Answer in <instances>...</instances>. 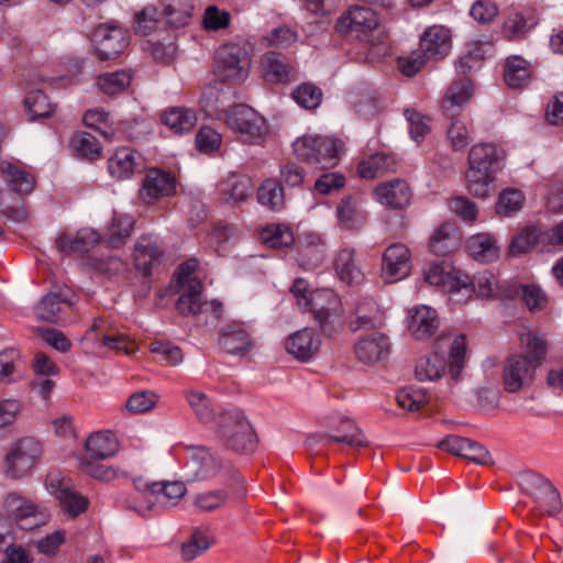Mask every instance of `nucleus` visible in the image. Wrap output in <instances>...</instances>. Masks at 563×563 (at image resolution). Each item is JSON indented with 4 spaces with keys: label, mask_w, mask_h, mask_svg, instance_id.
Segmentation results:
<instances>
[{
    "label": "nucleus",
    "mask_w": 563,
    "mask_h": 563,
    "mask_svg": "<svg viewBox=\"0 0 563 563\" xmlns=\"http://www.w3.org/2000/svg\"><path fill=\"white\" fill-rule=\"evenodd\" d=\"M468 255L479 263H492L499 257L500 247L497 240L489 233H478L466 241Z\"/></svg>",
    "instance_id": "nucleus-30"
},
{
    "label": "nucleus",
    "mask_w": 563,
    "mask_h": 563,
    "mask_svg": "<svg viewBox=\"0 0 563 563\" xmlns=\"http://www.w3.org/2000/svg\"><path fill=\"white\" fill-rule=\"evenodd\" d=\"M252 190L251 180L244 176H231L220 185L221 199L230 205L246 200Z\"/></svg>",
    "instance_id": "nucleus-37"
},
{
    "label": "nucleus",
    "mask_w": 563,
    "mask_h": 563,
    "mask_svg": "<svg viewBox=\"0 0 563 563\" xmlns=\"http://www.w3.org/2000/svg\"><path fill=\"white\" fill-rule=\"evenodd\" d=\"M521 342L526 345V353L511 354L504 363L503 383L508 393L530 386L537 367L544 358L545 342L541 336L529 332L522 335Z\"/></svg>",
    "instance_id": "nucleus-1"
},
{
    "label": "nucleus",
    "mask_w": 563,
    "mask_h": 563,
    "mask_svg": "<svg viewBox=\"0 0 563 563\" xmlns=\"http://www.w3.org/2000/svg\"><path fill=\"white\" fill-rule=\"evenodd\" d=\"M449 339L444 335L439 336L433 345V352L419 358L415 366V376L419 382H432L440 378L446 366L443 355L442 343Z\"/></svg>",
    "instance_id": "nucleus-21"
},
{
    "label": "nucleus",
    "mask_w": 563,
    "mask_h": 563,
    "mask_svg": "<svg viewBox=\"0 0 563 563\" xmlns=\"http://www.w3.org/2000/svg\"><path fill=\"white\" fill-rule=\"evenodd\" d=\"M396 169V161L389 154L375 153L362 161L357 166V174L361 178L372 180L383 177L388 172Z\"/></svg>",
    "instance_id": "nucleus-33"
},
{
    "label": "nucleus",
    "mask_w": 563,
    "mask_h": 563,
    "mask_svg": "<svg viewBox=\"0 0 563 563\" xmlns=\"http://www.w3.org/2000/svg\"><path fill=\"white\" fill-rule=\"evenodd\" d=\"M96 55L101 60L117 58L129 45V38L122 29L118 26L100 25L93 34Z\"/></svg>",
    "instance_id": "nucleus-14"
},
{
    "label": "nucleus",
    "mask_w": 563,
    "mask_h": 563,
    "mask_svg": "<svg viewBox=\"0 0 563 563\" xmlns=\"http://www.w3.org/2000/svg\"><path fill=\"white\" fill-rule=\"evenodd\" d=\"M334 269L338 277L347 285L360 284L363 279V273L355 261L354 249H342L334 257Z\"/></svg>",
    "instance_id": "nucleus-32"
},
{
    "label": "nucleus",
    "mask_w": 563,
    "mask_h": 563,
    "mask_svg": "<svg viewBox=\"0 0 563 563\" xmlns=\"http://www.w3.org/2000/svg\"><path fill=\"white\" fill-rule=\"evenodd\" d=\"M24 106L30 120L48 118L55 110V106L49 102L47 96L42 90L30 91L24 98Z\"/></svg>",
    "instance_id": "nucleus-50"
},
{
    "label": "nucleus",
    "mask_w": 563,
    "mask_h": 563,
    "mask_svg": "<svg viewBox=\"0 0 563 563\" xmlns=\"http://www.w3.org/2000/svg\"><path fill=\"white\" fill-rule=\"evenodd\" d=\"M540 234L533 227H527L514 236L510 245L509 253L512 256H519L530 252L537 244Z\"/></svg>",
    "instance_id": "nucleus-56"
},
{
    "label": "nucleus",
    "mask_w": 563,
    "mask_h": 563,
    "mask_svg": "<svg viewBox=\"0 0 563 563\" xmlns=\"http://www.w3.org/2000/svg\"><path fill=\"white\" fill-rule=\"evenodd\" d=\"M320 345V340L314 335L313 330L309 328L296 331L285 342L286 351L301 362L311 360L318 353Z\"/></svg>",
    "instance_id": "nucleus-26"
},
{
    "label": "nucleus",
    "mask_w": 563,
    "mask_h": 563,
    "mask_svg": "<svg viewBox=\"0 0 563 563\" xmlns=\"http://www.w3.org/2000/svg\"><path fill=\"white\" fill-rule=\"evenodd\" d=\"M354 318L350 321L351 331L374 329L382 322L379 308L372 299H365L357 303L354 309Z\"/></svg>",
    "instance_id": "nucleus-34"
},
{
    "label": "nucleus",
    "mask_w": 563,
    "mask_h": 563,
    "mask_svg": "<svg viewBox=\"0 0 563 563\" xmlns=\"http://www.w3.org/2000/svg\"><path fill=\"white\" fill-rule=\"evenodd\" d=\"M150 351L159 357V362L168 365H177L183 361V352L180 347L169 342L156 341L151 343Z\"/></svg>",
    "instance_id": "nucleus-64"
},
{
    "label": "nucleus",
    "mask_w": 563,
    "mask_h": 563,
    "mask_svg": "<svg viewBox=\"0 0 563 563\" xmlns=\"http://www.w3.org/2000/svg\"><path fill=\"white\" fill-rule=\"evenodd\" d=\"M198 264L196 258H190L180 264L175 274L177 288L180 292L176 302V309L179 313H188L197 307L195 298H197L198 291L203 288L201 280L194 276Z\"/></svg>",
    "instance_id": "nucleus-12"
},
{
    "label": "nucleus",
    "mask_w": 563,
    "mask_h": 563,
    "mask_svg": "<svg viewBox=\"0 0 563 563\" xmlns=\"http://www.w3.org/2000/svg\"><path fill=\"white\" fill-rule=\"evenodd\" d=\"M309 303L314 320L324 335L331 336L343 328V308L340 298L331 289L314 290Z\"/></svg>",
    "instance_id": "nucleus-7"
},
{
    "label": "nucleus",
    "mask_w": 563,
    "mask_h": 563,
    "mask_svg": "<svg viewBox=\"0 0 563 563\" xmlns=\"http://www.w3.org/2000/svg\"><path fill=\"white\" fill-rule=\"evenodd\" d=\"M379 25L377 13L367 7H351L336 21L335 30L340 34L366 42L372 46L380 43V35H375Z\"/></svg>",
    "instance_id": "nucleus-4"
},
{
    "label": "nucleus",
    "mask_w": 563,
    "mask_h": 563,
    "mask_svg": "<svg viewBox=\"0 0 563 563\" xmlns=\"http://www.w3.org/2000/svg\"><path fill=\"white\" fill-rule=\"evenodd\" d=\"M86 450L95 460H106L119 451V442L111 431L91 433L86 441Z\"/></svg>",
    "instance_id": "nucleus-31"
},
{
    "label": "nucleus",
    "mask_w": 563,
    "mask_h": 563,
    "mask_svg": "<svg viewBox=\"0 0 563 563\" xmlns=\"http://www.w3.org/2000/svg\"><path fill=\"white\" fill-rule=\"evenodd\" d=\"M465 353V336L459 335L452 342L449 353V373L451 379L454 382L459 380L462 369L464 368Z\"/></svg>",
    "instance_id": "nucleus-54"
},
{
    "label": "nucleus",
    "mask_w": 563,
    "mask_h": 563,
    "mask_svg": "<svg viewBox=\"0 0 563 563\" xmlns=\"http://www.w3.org/2000/svg\"><path fill=\"white\" fill-rule=\"evenodd\" d=\"M144 168V158L135 150L121 147L108 159V170L117 179H128Z\"/></svg>",
    "instance_id": "nucleus-20"
},
{
    "label": "nucleus",
    "mask_w": 563,
    "mask_h": 563,
    "mask_svg": "<svg viewBox=\"0 0 563 563\" xmlns=\"http://www.w3.org/2000/svg\"><path fill=\"white\" fill-rule=\"evenodd\" d=\"M250 56L246 48L236 43L221 45L216 52L214 76L222 82H238L247 77Z\"/></svg>",
    "instance_id": "nucleus-6"
},
{
    "label": "nucleus",
    "mask_w": 563,
    "mask_h": 563,
    "mask_svg": "<svg viewBox=\"0 0 563 563\" xmlns=\"http://www.w3.org/2000/svg\"><path fill=\"white\" fill-rule=\"evenodd\" d=\"M411 271V253L402 243L389 245L382 258V275L387 283L406 278Z\"/></svg>",
    "instance_id": "nucleus-16"
},
{
    "label": "nucleus",
    "mask_w": 563,
    "mask_h": 563,
    "mask_svg": "<svg viewBox=\"0 0 563 563\" xmlns=\"http://www.w3.org/2000/svg\"><path fill=\"white\" fill-rule=\"evenodd\" d=\"M70 146L78 156L86 159H98L102 155L101 144L88 132H76L70 139Z\"/></svg>",
    "instance_id": "nucleus-46"
},
{
    "label": "nucleus",
    "mask_w": 563,
    "mask_h": 563,
    "mask_svg": "<svg viewBox=\"0 0 563 563\" xmlns=\"http://www.w3.org/2000/svg\"><path fill=\"white\" fill-rule=\"evenodd\" d=\"M525 202V196L520 190L506 189L499 194L496 211L499 216L509 217L519 211Z\"/></svg>",
    "instance_id": "nucleus-55"
},
{
    "label": "nucleus",
    "mask_w": 563,
    "mask_h": 563,
    "mask_svg": "<svg viewBox=\"0 0 563 563\" xmlns=\"http://www.w3.org/2000/svg\"><path fill=\"white\" fill-rule=\"evenodd\" d=\"M0 178L9 189L19 195H29L35 187V177L22 165L8 161L0 163Z\"/></svg>",
    "instance_id": "nucleus-28"
},
{
    "label": "nucleus",
    "mask_w": 563,
    "mask_h": 563,
    "mask_svg": "<svg viewBox=\"0 0 563 563\" xmlns=\"http://www.w3.org/2000/svg\"><path fill=\"white\" fill-rule=\"evenodd\" d=\"M163 252V246L156 236L152 234L140 236L134 249L136 268L144 275H150L153 264L159 261Z\"/></svg>",
    "instance_id": "nucleus-29"
},
{
    "label": "nucleus",
    "mask_w": 563,
    "mask_h": 563,
    "mask_svg": "<svg viewBox=\"0 0 563 563\" xmlns=\"http://www.w3.org/2000/svg\"><path fill=\"white\" fill-rule=\"evenodd\" d=\"M228 500V493L224 489H217L197 494L194 506L199 511H213L222 507Z\"/></svg>",
    "instance_id": "nucleus-59"
},
{
    "label": "nucleus",
    "mask_w": 563,
    "mask_h": 563,
    "mask_svg": "<svg viewBox=\"0 0 563 563\" xmlns=\"http://www.w3.org/2000/svg\"><path fill=\"white\" fill-rule=\"evenodd\" d=\"M216 79L213 84L208 85L201 97L200 106L206 114L218 120H225L231 113L234 103V91L230 86Z\"/></svg>",
    "instance_id": "nucleus-13"
},
{
    "label": "nucleus",
    "mask_w": 563,
    "mask_h": 563,
    "mask_svg": "<svg viewBox=\"0 0 563 563\" xmlns=\"http://www.w3.org/2000/svg\"><path fill=\"white\" fill-rule=\"evenodd\" d=\"M439 325L438 312L429 306H417L409 311L408 329L417 340L431 338Z\"/></svg>",
    "instance_id": "nucleus-25"
},
{
    "label": "nucleus",
    "mask_w": 563,
    "mask_h": 563,
    "mask_svg": "<svg viewBox=\"0 0 563 563\" xmlns=\"http://www.w3.org/2000/svg\"><path fill=\"white\" fill-rule=\"evenodd\" d=\"M224 122L244 143H260L268 133L265 118L246 104H235Z\"/></svg>",
    "instance_id": "nucleus-9"
},
{
    "label": "nucleus",
    "mask_w": 563,
    "mask_h": 563,
    "mask_svg": "<svg viewBox=\"0 0 563 563\" xmlns=\"http://www.w3.org/2000/svg\"><path fill=\"white\" fill-rule=\"evenodd\" d=\"M155 500L165 506H175L187 492L183 482H158L156 485Z\"/></svg>",
    "instance_id": "nucleus-51"
},
{
    "label": "nucleus",
    "mask_w": 563,
    "mask_h": 563,
    "mask_svg": "<svg viewBox=\"0 0 563 563\" xmlns=\"http://www.w3.org/2000/svg\"><path fill=\"white\" fill-rule=\"evenodd\" d=\"M192 10L191 0H165L161 15L169 26L180 27L189 22Z\"/></svg>",
    "instance_id": "nucleus-42"
},
{
    "label": "nucleus",
    "mask_w": 563,
    "mask_h": 563,
    "mask_svg": "<svg viewBox=\"0 0 563 563\" xmlns=\"http://www.w3.org/2000/svg\"><path fill=\"white\" fill-rule=\"evenodd\" d=\"M473 92L471 80L463 78L453 82L448 89L443 100L442 108L446 113L454 114V109L462 107L468 101Z\"/></svg>",
    "instance_id": "nucleus-43"
},
{
    "label": "nucleus",
    "mask_w": 563,
    "mask_h": 563,
    "mask_svg": "<svg viewBox=\"0 0 563 563\" xmlns=\"http://www.w3.org/2000/svg\"><path fill=\"white\" fill-rule=\"evenodd\" d=\"M262 66L265 77L269 81L283 82L289 78L290 66L285 57L275 52H268L262 57Z\"/></svg>",
    "instance_id": "nucleus-47"
},
{
    "label": "nucleus",
    "mask_w": 563,
    "mask_h": 563,
    "mask_svg": "<svg viewBox=\"0 0 563 563\" xmlns=\"http://www.w3.org/2000/svg\"><path fill=\"white\" fill-rule=\"evenodd\" d=\"M211 545L209 536L203 530H195L190 539L181 545V558L185 561H192L203 554Z\"/></svg>",
    "instance_id": "nucleus-52"
},
{
    "label": "nucleus",
    "mask_w": 563,
    "mask_h": 563,
    "mask_svg": "<svg viewBox=\"0 0 563 563\" xmlns=\"http://www.w3.org/2000/svg\"><path fill=\"white\" fill-rule=\"evenodd\" d=\"M162 122L175 134H184L192 130L197 123V117L190 109L174 107L162 114Z\"/></svg>",
    "instance_id": "nucleus-39"
},
{
    "label": "nucleus",
    "mask_w": 563,
    "mask_h": 563,
    "mask_svg": "<svg viewBox=\"0 0 563 563\" xmlns=\"http://www.w3.org/2000/svg\"><path fill=\"white\" fill-rule=\"evenodd\" d=\"M257 200L273 211L283 209L285 197L282 185L276 179L264 180L257 189Z\"/></svg>",
    "instance_id": "nucleus-44"
},
{
    "label": "nucleus",
    "mask_w": 563,
    "mask_h": 563,
    "mask_svg": "<svg viewBox=\"0 0 563 563\" xmlns=\"http://www.w3.org/2000/svg\"><path fill=\"white\" fill-rule=\"evenodd\" d=\"M190 460L187 463L188 471L194 481H211L218 478L220 482L236 476V471L228 463H224L217 454L206 446H192L189 449Z\"/></svg>",
    "instance_id": "nucleus-8"
},
{
    "label": "nucleus",
    "mask_w": 563,
    "mask_h": 563,
    "mask_svg": "<svg viewBox=\"0 0 563 563\" xmlns=\"http://www.w3.org/2000/svg\"><path fill=\"white\" fill-rule=\"evenodd\" d=\"M187 400L201 422L210 423L214 420L213 408L203 393L189 391L187 394Z\"/></svg>",
    "instance_id": "nucleus-60"
},
{
    "label": "nucleus",
    "mask_w": 563,
    "mask_h": 563,
    "mask_svg": "<svg viewBox=\"0 0 563 563\" xmlns=\"http://www.w3.org/2000/svg\"><path fill=\"white\" fill-rule=\"evenodd\" d=\"M459 230L453 223H444L432 234L429 247L438 256H445L457 247Z\"/></svg>",
    "instance_id": "nucleus-35"
},
{
    "label": "nucleus",
    "mask_w": 563,
    "mask_h": 563,
    "mask_svg": "<svg viewBox=\"0 0 563 563\" xmlns=\"http://www.w3.org/2000/svg\"><path fill=\"white\" fill-rule=\"evenodd\" d=\"M42 445L34 438L20 439L5 457L7 473L13 478L29 475L42 456Z\"/></svg>",
    "instance_id": "nucleus-10"
},
{
    "label": "nucleus",
    "mask_w": 563,
    "mask_h": 563,
    "mask_svg": "<svg viewBox=\"0 0 563 563\" xmlns=\"http://www.w3.org/2000/svg\"><path fill=\"white\" fill-rule=\"evenodd\" d=\"M455 302H465L472 295L471 278L461 272H450L443 286Z\"/></svg>",
    "instance_id": "nucleus-49"
},
{
    "label": "nucleus",
    "mask_w": 563,
    "mask_h": 563,
    "mask_svg": "<svg viewBox=\"0 0 563 563\" xmlns=\"http://www.w3.org/2000/svg\"><path fill=\"white\" fill-rule=\"evenodd\" d=\"M74 297L75 295L67 287L58 292H48L35 306V314L42 321L57 323L62 320L65 310L73 307Z\"/></svg>",
    "instance_id": "nucleus-19"
},
{
    "label": "nucleus",
    "mask_w": 563,
    "mask_h": 563,
    "mask_svg": "<svg viewBox=\"0 0 563 563\" xmlns=\"http://www.w3.org/2000/svg\"><path fill=\"white\" fill-rule=\"evenodd\" d=\"M100 242V234L88 228L78 230L75 234L63 233L56 239L58 251L65 255L84 254Z\"/></svg>",
    "instance_id": "nucleus-27"
},
{
    "label": "nucleus",
    "mask_w": 563,
    "mask_h": 563,
    "mask_svg": "<svg viewBox=\"0 0 563 563\" xmlns=\"http://www.w3.org/2000/svg\"><path fill=\"white\" fill-rule=\"evenodd\" d=\"M132 78L131 69H119L99 75L96 85L104 95L115 96L122 93L130 86Z\"/></svg>",
    "instance_id": "nucleus-40"
},
{
    "label": "nucleus",
    "mask_w": 563,
    "mask_h": 563,
    "mask_svg": "<svg viewBox=\"0 0 563 563\" xmlns=\"http://www.w3.org/2000/svg\"><path fill=\"white\" fill-rule=\"evenodd\" d=\"M504 158V150L495 143L482 142L471 147L465 178L467 189L473 196H488L490 184L495 179V174L501 169Z\"/></svg>",
    "instance_id": "nucleus-2"
},
{
    "label": "nucleus",
    "mask_w": 563,
    "mask_h": 563,
    "mask_svg": "<svg viewBox=\"0 0 563 563\" xmlns=\"http://www.w3.org/2000/svg\"><path fill=\"white\" fill-rule=\"evenodd\" d=\"M420 49L430 59H442L451 49V32L443 25L429 26L420 38Z\"/></svg>",
    "instance_id": "nucleus-24"
},
{
    "label": "nucleus",
    "mask_w": 563,
    "mask_h": 563,
    "mask_svg": "<svg viewBox=\"0 0 563 563\" xmlns=\"http://www.w3.org/2000/svg\"><path fill=\"white\" fill-rule=\"evenodd\" d=\"M80 468L89 476L106 482L112 481L120 476H125V472L119 468L99 464L97 462L89 461L88 459L80 460Z\"/></svg>",
    "instance_id": "nucleus-58"
},
{
    "label": "nucleus",
    "mask_w": 563,
    "mask_h": 563,
    "mask_svg": "<svg viewBox=\"0 0 563 563\" xmlns=\"http://www.w3.org/2000/svg\"><path fill=\"white\" fill-rule=\"evenodd\" d=\"M336 219L340 228L349 231L356 232L364 228L367 213L361 198L355 195L343 197L336 206Z\"/></svg>",
    "instance_id": "nucleus-23"
},
{
    "label": "nucleus",
    "mask_w": 563,
    "mask_h": 563,
    "mask_svg": "<svg viewBox=\"0 0 563 563\" xmlns=\"http://www.w3.org/2000/svg\"><path fill=\"white\" fill-rule=\"evenodd\" d=\"M446 137L453 151L462 152L471 143L472 137L466 124L461 119H453L446 131Z\"/></svg>",
    "instance_id": "nucleus-57"
},
{
    "label": "nucleus",
    "mask_w": 563,
    "mask_h": 563,
    "mask_svg": "<svg viewBox=\"0 0 563 563\" xmlns=\"http://www.w3.org/2000/svg\"><path fill=\"white\" fill-rule=\"evenodd\" d=\"M373 194L377 202L394 210L408 207L412 198L410 186L399 178L378 184Z\"/></svg>",
    "instance_id": "nucleus-18"
},
{
    "label": "nucleus",
    "mask_w": 563,
    "mask_h": 563,
    "mask_svg": "<svg viewBox=\"0 0 563 563\" xmlns=\"http://www.w3.org/2000/svg\"><path fill=\"white\" fill-rule=\"evenodd\" d=\"M177 180L168 172L152 168L145 175L140 189V199L150 205L176 194Z\"/></svg>",
    "instance_id": "nucleus-15"
},
{
    "label": "nucleus",
    "mask_w": 563,
    "mask_h": 563,
    "mask_svg": "<svg viewBox=\"0 0 563 563\" xmlns=\"http://www.w3.org/2000/svg\"><path fill=\"white\" fill-rule=\"evenodd\" d=\"M292 97L301 107L316 109L321 103L322 91L312 84H302L294 90Z\"/></svg>",
    "instance_id": "nucleus-62"
},
{
    "label": "nucleus",
    "mask_w": 563,
    "mask_h": 563,
    "mask_svg": "<svg viewBox=\"0 0 563 563\" xmlns=\"http://www.w3.org/2000/svg\"><path fill=\"white\" fill-rule=\"evenodd\" d=\"M531 65L520 56L514 55L506 59L504 78L508 87L522 88L531 77Z\"/></svg>",
    "instance_id": "nucleus-38"
},
{
    "label": "nucleus",
    "mask_w": 563,
    "mask_h": 563,
    "mask_svg": "<svg viewBox=\"0 0 563 563\" xmlns=\"http://www.w3.org/2000/svg\"><path fill=\"white\" fill-rule=\"evenodd\" d=\"M389 338L382 332H373L358 339L354 345L356 358L367 365L386 360L390 353Z\"/></svg>",
    "instance_id": "nucleus-17"
},
{
    "label": "nucleus",
    "mask_w": 563,
    "mask_h": 563,
    "mask_svg": "<svg viewBox=\"0 0 563 563\" xmlns=\"http://www.w3.org/2000/svg\"><path fill=\"white\" fill-rule=\"evenodd\" d=\"M537 503L538 507L549 516H554L562 509L559 490L547 479H540L537 493Z\"/></svg>",
    "instance_id": "nucleus-45"
},
{
    "label": "nucleus",
    "mask_w": 563,
    "mask_h": 563,
    "mask_svg": "<svg viewBox=\"0 0 563 563\" xmlns=\"http://www.w3.org/2000/svg\"><path fill=\"white\" fill-rule=\"evenodd\" d=\"M342 147L340 140L321 135H303L292 144L298 159L322 169L338 165Z\"/></svg>",
    "instance_id": "nucleus-3"
},
{
    "label": "nucleus",
    "mask_w": 563,
    "mask_h": 563,
    "mask_svg": "<svg viewBox=\"0 0 563 563\" xmlns=\"http://www.w3.org/2000/svg\"><path fill=\"white\" fill-rule=\"evenodd\" d=\"M219 344L230 354L244 355L253 347V341L242 322L231 321L219 332Z\"/></svg>",
    "instance_id": "nucleus-22"
},
{
    "label": "nucleus",
    "mask_w": 563,
    "mask_h": 563,
    "mask_svg": "<svg viewBox=\"0 0 563 563\" xmlns=\"http://www.w3.org/2000/svg\"><path fill=\"white\" fill-rule=\"evenodd\" d=\"M218 432L232 451L249 453L255 449V434L251 423L239 410L222 412L218 419Z\"/></svg>",
    "instance_id": "nucleus-5"
},
{
    "label": "nucleus",
    "mask_w": 563,
    "mask_h": 563,
    "mask_svg": "<svg viewBox=\"0 0 563 563\" xmlns=\"http://www.w3.org/2000/svg\"><path fill=\"white\" fill-rule=\"evenodd\" d=\"M62 511L68 517L76 518L88 509L89 500L71 485L56 498Z\"/></svg>",
    "instance_id": "nucleus-48"
},
{
    "label": "nucleus",
    "mask_w": 563,
    "mask_h": 563,
    "mask_svg": "<svg viewBox=\"0 0 563 563\" xmlns=\"http://www.w3.org/2000/svg\"><path fill=\"white\" fill-rule=\"evenodd\" d=\"M4 507L8 515L24 530L41 526L46 518L44 507L15 492L5 496Z\"/></svg>",
    "instance_id": "nucleus-11"
},
{
    "label": "nucleus",
    "mask_w": 563,
    "mask_h": 563,
    "mask_svg": "<svg viewBox=\"0 0 563 563\" xmlns=\"http://www.w3.org/2000/svg\"><path fill=\"white\" fill-rule=\"evenodd\" d=\"M405 115L409 122L411 139L417 143L421 142L431 131V119L412 109H407Z\"/></svg>",
    "instance_id": "nucleus-61"
},
{
    "label": "nucleus",
    "mask_w": 563,
    "mask_h": 563,
    "mask_svg": "<svg viewBox=\"0 0 563 563\" xmlns=\"http://www.w3.org/2000/svg\"><path fill=\"white\" fill-rule=\"evenodd\" d=\"M134 228V219L129 214H114L106 233V243L112 249L125 244Z\"/></svg>",
    "instance_id": "nucleus-41"
},
{
    "label": "nucleus",
    "mask_w": 563,
    "mask_h": 563,
    "mask_svg": "<svg viewBox=\"0 0 563 563\" xmlns=\"http://www.w3.org/2000/svg\"><path fill=\"white\" fill-rule=\"evenodd\" d=\"M472 294L475 292L481 298H492L496 296L498 282L490 272L478 273L471 279Z\"/></svg>",
    "instance_id": "nucleus-63"
},
{
    "label": "nucleus",
    "mask_w": 563,
    "mask_h": 563,
    "mask_svg": "<svg viewBox=\"0 0 563 563\" xmlns=\"http://www.w3.org/2000/svg\"><path fill=\"white\" fill-rule=\"evenodd\" d=\"M338 434H320L319 441H325L328 444L344 443L350 446H365L367 443L363 437L362 430L350 419H342L338 427Z\"/></svg>",
    "instance_id": "nucleus-36"
},
{
    "label": "nucleus",
    "mask_w": 563,
    "mask_h": 563,
    "mask_svg": "<svg viewBox=\"0 0 563 563\" xmlns=\"http://www.w3.org/2000/svg\"><path fill=\"white\" fill-rule=\"evenodd\" d=\"M261 240L271 247L278 249L292 244L294 235L286 225L272 224L262 230Z\"/></svg>",
    "instance_id": "nucleus-53"
}]
</instances>
